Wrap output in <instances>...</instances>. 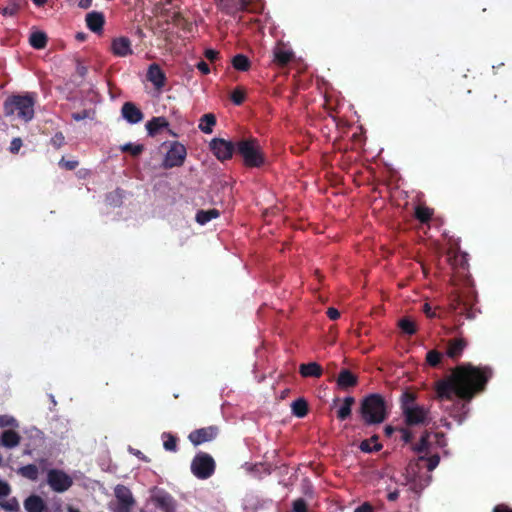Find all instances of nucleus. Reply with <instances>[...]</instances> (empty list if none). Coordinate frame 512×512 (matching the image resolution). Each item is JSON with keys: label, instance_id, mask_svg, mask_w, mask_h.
<instances>
[{"label": "nucleus", "instance_id": "nucleus-60", "mask_svg": "<svg viewBox=\"0 0 512 512\" xmlns=\"http://www.w3.org/2000/svg\"><path fill=\"white\" fill-rule=\"evenodd\" d=\"M93 0H80L78 2V7L81 9H88L91 7Z\"/></svg>", "mask_w": 512, "mask_h": 512}, {"label": "nucleus", "instance_id": "nucleus-22", "mask_svg": "<svg viewBox=\"0 0 512 512\" xmlns=\"http://www.w3.org/2000/svg\"><path fill=\"white\" fill-rule=\"evenodd\" d=\"M24 508L27 512H44L46 504L38 495H30L24 500Z\"/></svg>", "mask_w": 512, "mask_h": 512}, {"label": "nucleus", "instance_id": "nucleus-33", "mask_svg": "<svg viewBox=\"0 0 512 512\" xmlns=\"http://www.w3.org/2000/svg\"><path fill=\"white\" fill-rule=\"evenodd\" d=\"M291 409L293 415L299 418H303L308 413V403L304 398H298L292 402Z\"/></svg>", "mask_w": 512, "mask_h": 512}, {"label": "nucleus", "instance_id": "nucleus-12", "mask_svg": "<svg viewBox=\"0 0 512 512\" xmlns=\"http://www.w3.org/2000/svg\"><path fill=\"white\" fill-rule=\"evenodd\" d=\"M219 434V428L215 425L195 429L189 433L188 439L194 446H199L206 442H211Z\"/></svg>", "mask_w": 512, "mask_h": 512}, {"label": "nucleus", "instance_id": "nucleus-19", "mask_svg": "<svg viewBox=\"0 0 512 512\" xmlns=\"http://www.w3.org/2000/svg\"><path fill=\"white\" fill-rule=\"evenodd\" d=\"M293 58L294 53L282 44H278L273 50V62L279 67L287 66Z\"/></svg>", "mask_w": 512, "mask_h": 512}, {"label": "nucleus", "instance_id": "nucleus-7", "mask_svg": "<svg viewBox=\"0 0 512 512\" xmlns=\"http://www.w3.org/2000/svg\"><path fill=\"white\" fill-rule=\"evenodd\" d=\"M47 483L53 491L63 493L72 487L73 478L65 471L53 468L47 472Z\"/></svg>", "mask_w": 512, "mask_h": 512}, {"label": "nucleus", "instance_id": "nucleus-46", "mask_svg": "<svg viewBox=\"0 0 512 512\" xmlns=\"http://www.w3.org/2000/svg\"><path fill=\"white\" fill-rule=\"evenodd\" d=\"M54 148L59 149L65 143V137L62 132H57L50 140Z\"/></svg>", "mask_w": 512, "mask_h": 512}, {"label": "nucleus", "instance_id": "nucleus-42", "mask_svg": "<svg viewBox=\"0 0 512 512\" xmlns=\"http://www.w3.org/2000/svg\"><path fill=\"white\" fill-rule=\"evenodd\" d=\"M0 507L8 512H16L19 510V503L15 497L8 500H0Z\"/></svg>", "mask_w": 512, "mask_h": 512}, {"label": "nucleus", "instance_id": "nucleus-1", "mask_svg": "<svg viewBox=\"0 0 512 512\" xmlns=\"http://www.w3.org/2000/svg\"><path fill=\"white\" fill-rule=\"evenodd\" d=\"M492 375L493 371L489 366L462 363L456 366L449 376L437 382V396L445 400H453L457 397L464 401H471L476 395L485 391Z\"/></svg>", "mask_w": 512, "mask_h": 512}, {"label": "nucleus", "instance_id": "nucleus-59", "mask_svg": "<svg viewBox=\"0 0 512 512\" xmlns=\"http://www.w3.org/2000/svg\"><path fill=\"white\" fill-rule=\"evenodd\" d=\"M130 451L140 460L149 462V459L140 450L130 448Z\"/></svg>", "mask_w": 512, "mask_h": 512}, {"label": "nucleus", "instance_id": "nucleus-49", "mask_svg": "<svg viewBox=\"0 0 512 512\" xmlns=\"http://www.w3.org/2000/svg\"><path fill=\"white\" fill-rule=\"evenodd\" d=\"M398 431L401 433V439L405 443H410L412 441L413 434L409 429L401 427L398 428Z\"/></svg>", "mask_w": 512, "mask_h": 512}, {"label": "nucleus", "instance_id": "nucleus-9", "mask_svg": "<svg viewBox=\"0 0 512 512\" xmlns=\"http://www.w3.org/2000/svg\"><path fill=\"white\" fill-rule=\"evenodd\" d=\"M116 504L114 507L115 512H130L135 505V499L131 490L125 485L118 484L114 488Z\"/></svg>", "mask_w": 512, "mask_h": 512}, {"label": "nucleus", "instance_id": "nucleus-45", "mask_svg": "<svg viewBox=\"0 0 512 512\" xmlns=\"http://www.w3.org/2000/svg\"><path fill=\"white\" fill-rule=\"evenodd\" d=\"M293 512H307V503L303 498H298L293 501L292 505Z\"/></svg>", "mask_w": 512, "mask_h": 512}, {"label": "nucleus", "instance_id": "nucleus-3", "mask_svg": "<svg viewBox=\"0 0 512 512\" xmlns=\"http://www.w3.org/2000/svg\"><path fill=\"white\" fill-rule=\"evenodd\" d=\"M35 98L33 94L12 95L4 102V113L6 116L17 113L18 118L24 122L34 117Z\"/></svg>", "mask_w": 512, "mask_h": 512}, {"label": "nucleus", "instance_id": "nucleus-61", "mask_svg": "<svg viewBox=\"0 0 512 512\" xmlns=\"http://www.w3.org/2000/svg\"><path fill=\"white\" fill-rule=\"evenodd\" d=\"M399 497V491L398 490H394V491H391L388 493L387 495V499L391 502L393 501H396Z\"/></svg>", "mask_w": 512, "mask_h": 512}, {"label": "nucleus", "instance_id": "nucleus-11", "mask_svg": "<svg viewBox=\"0 0 512 512\" xmlns=\"http://www.w3.org/2000/svg\"><path fill=\"white\" fill-rule=\"evenodd\" d=\"M210 149L215 157L220 161H226L232 158L237 151L236 143L223 138H214L210 142Z\"/></svg>", "mask_w": 512, "mask_h": 512}, {"label": "nucleus", "instance_id": "nucleus-20", "mask_svg": "<svg viewBox=\"0 0 512 512\" xmlns=\"http://www.w3.org/2000/svg\"><path fill=\"white\" fill-rule=\"evenodd\" d=\"M357 383V376L348 369H342L337 377V385L343 390L354 387Z\"/></svg>", "mask_w": 512, "mask_h": 512}, {"label": "nucleus", "instance_id": "nucleus-40", "mask_svg": "<svg viewBox=\"0 0 512 512\" xmlns=\"http://www.w3.org/2000/svg\"><path fill=\"white\" fill-rule=\"evenodd\" d=\"M120 149L122 152H127L133 157H137L144 151V146L142 144L126 143Z\"/></svg>", "mask_w": 512, "mask_h": 512}, {"label": "nucleus", "instance_id": "nucleus-14", "mask_svg": "<svg viewBox=\"0 0 512 512\" xmlns=\"http://www.w3.org/2000/svg\"><path fill=\"white\" fill-rule=\"evenodd\" d=\"M467 345V341L463 338H452L447 342L445 355L453 361H457L462 356Z\"/></svg>", "mask_w": 512, "mask_h": 512}, {"label": "nucleus", "instance_id": "nucleus-38", "mask_svg": "<svg viewBox=\"0 0 512 512\" xmlns=\"http://www.w3.org/2000/svg\"><path fill=\"white\" fill-rule=\"evenodd\" d=\"M416 394L411 391H404L400 398V406L403 411L406 407L416 406Z\"/></svg>", "mask_w": 512, "mask_h": 512}, {"label": "nucleus", "instance_id": "nucleus-6", "mask_svg": "<svg viewBox=\"0 0 512 512\" xmlns=\"http://www.w3.org/2000/svg\"><path fill=\"white\" fill-rule=\"evenodd\" d=\"M149 505H152L160 512H175L177 506L175 499L170 493L157 487L151 490L147 507Z\"/></svg>", "mask_w": 512, "mask_h": 512}, {"label": "nucleus", "instance_id": "nucleus-52", "mask_svg": "<svg viewBox=\"0 0 512 512\" xmlns=\"http://www.w3.org/2000/svg\"><path fill=\"white\" fill-rule=\"evenodd\" d=\"M423 312L424 314L428 317V318H435L437 317V314H436V311L432 309V307L430 306V304L428 303H425L423 305Z\"/></svg>", "mask_w": 512, "mask_h": 512}, {"label": "nucleus", "instance_id": "nucleus-26", "mask_svg": "<svg viewBox=\"0 0 512 512\" xmlns=\"http://www.w3.org/2000/svg\"><path fill=\"white\" fill-rule=\"evenodd\" d=\"M378 439V435H373L371 438L363 440L359 445L360 450L365 453L380 451L383 446Z\"/></svg>", "mask_w": 512, "mask_h": 512}, {"label": "nucleus", "instance_id": "nucleus-35", "mask_svg": "<svg viewBox=\"0 0 512 512\" xmlns=\"http://www.w3.org/2000/svg\"><path fill=\"white\" fill-rule=\"evenodd\" d=\"M162 439H163V447L166 451H170V452L177 451L178 438L175 435H173L169 432H164L162 434Z\"/></svg>", "mask_w": 512, "mask_h": 512}, {"label": "nucleus", "instance_id": "nucleus-30", "mask_svg": "<svg viewBox=\"0 0 512 512\" xmlns=\"http://www.w3.org/2000/svg\"><path fill=\"white\" fill-rule=\"evenodd\" d=\"M219 215H220L219 211L215 208L209 209V210H199L196 213L195 219H196L197 223H199L200 225H205L212 219L219 217Z\"/></svg>", "mask_w": 512, "mask_h": 512}, {"label": "nucleus", "instance_id": "nucleus-8", "mask_svg": "<svg viewBox=\"0 0 512 512\" xmlns=\"http://www.w3.org/2000/svg\"><path fill=\"white\" fill-rule=\"evenodd\" d=\"M402 414L407 426L427 425L430 421V410L421 405L406 407Z\"/></svg>", "mask_w": 512, "mask_h": 512}, {"label": "nucleus", "instance_id": "nucleus-63", "mask_svg": "<svg viewBox=\"0 0 512 512\" xmlns=\"http://www.w3.org/2000/svg\"><path fill=\"white\" fill-rule=\"evenodd\" d=\"M396 430H398V428L387 425L384 429V432L387 437H391Z\"/></svg>", "mask_w": 512, "mask_h": 512}, {"label": "nucleus", "instance_id": "nucleus-44", "mask_svg": "<svg viewBox=\"0 0 512 512\" xmlns=\"http://www.w3.org/2000/svg\"><path fill=\"white\" fill-rule=\"evenodd\" d=\"M231 100L235 105H241L245 100V91L239 87L231 93Z\"/></svg>", "mask_w": 512, "mask_h": 512}, {"label": "nucleus", "instance_id": "nucleus-18", "mask_svg": "<svg viewBox=\"0 0 512 512\" xmlns=\"http://www.w3.org/2000/svg\"><path fill=\"white\" fill-rule=\"evenodd\" d=\"M146 76L147 80L150 81L156 89L159 90L165 86L166 76L158 64H151L148 68Z\"/></svg>", "mask_w": 512, "mask_h": 512}, {"label": "nucleus", "instance_id": "nucleus-4", "mask_svg": "<svg viewBox=\"0 0 512 512\" xmlns=\"http://www.w3.org/2000/svg\"><path fill=\"white\" fill-rule=\"evenodd\" d=\"M237 151L243 163L249 168H259L265 164V156L256 138H243L236 142Z\"/></svg>", "mask_w": 512, "mask_h": 512}, {"label": "nucleus", "instance_id": "nucleus-5", "mask_svg": "<svg viewBox=\"0 0 512 512\" xmlns=\"http://www.w3.org/2000/svg\"><path fill=\"white\" fill-rule=\"evenodd\" d=\"M190 469L196 478L206 480L215 473L216 462L210 454L200 451L193 457Z\"/></svg>", "mask_w": 512, "mask_h": 512}, {"label": "nucleus", "instance_id": "nucleus-17", "mask_svg": "<svg viewBox=\"0 0 512 512\" xmlns=\"http://www.w3.org/2000/svg\"><path fill=\"white\" fill-rule=\"evenodd\" d=\"M111 50L117 57H126L133 53L130 39L124 36L112 40Z\"/></svg>", "mask_w": 512, "mask_h": 512}, {"label": "nucleus", "instance_id": "nucleus-2", "mask_svg": "<svg viewBox=\"0 0 512 512\" xmlns=\"http://www.w3.org/2000/svg\"><path fill=\"white\" fill-rule=\"evenodd\" d=\"M359 414L366 426L383 423L389 415L386 400L378 393L365 396L361 400Z\"/></svg>", "mask_w": 512, "mask_h": 512}, {"label": "nucleus", "instance_id": "nucleus-58", "mask_svg": "<svg viewBox=\"0 0 512 512\" xmlns=\"http://www.w3.org/2000/svg\"><path fill=\"white\" fill-rule=\"evenodd\" d=\"M492 512H512V508L505 504H498L493 508Z\"/></svg>", "mask_w": 512, "mask_h": 512}, {"label": "nucleus", "instance_id": "nucleus-56", "mask_svg": "<svg viewBox=\"0 0 512 512\" xmlns=\"http://www.w3.org/2000/svg\"><path fill=\"white\" fill-rule=\"evenodd\" d=\"M196 67L202 74L206 75L210 72L209 65L203 60L199 61Z\"/></svg>", "mask_w": 512, "mask_h": 512}, {"label": "nucleus", "instance_id": "nucleus-50", "mask_svg": "<svg viewBox=\"0 0 512 512\" xmlns=\"http://www.w3.org/2000/svg\"><path fill=\"white\" fill-rule=\"evenodd\" d=\"M22 147V140L20 138H13L10 143V152L15 154L18 153Z\"/></svg>", "mask_w": 512, "mask_h": 512}, {"label": "nucleus", "instance_id": "nucleus-23", "mask_svg": "<svg viewBox=\"0 0 512 512\" xmlns=\"http://www.w3.org/2000/svg\"><path fill=\"white\" fill-rule=\"evenodd\" d=\"M148 135L151 137L156 136L162 129L169 126V122L165 117H153L146 123Z\"/></svg>", "mask_w": 512, "mask_h": 512}, {"label": "nucleus", "instance_id": "nucleus-47", "mask_svg": "<svg viewBox=\"0 0 512 512\" xmlns=\"http://www.w3.org/2000/svg\"><path fill=\"white\" fill-rule=\"evenodd\" d=\"M59 165L66 170H74L78 167L79 162L76 160H65L64 157L59 161Z\"/></svg>", "mask_w": 512, "mask_h": 512}, {"label": "nucleus", "instance_id": "nucleus-15", "mask_svg": "<svg viewBox=\"0 0 512 512\" xmlns=\"http://www.w3.org/2000/svg\"><path fill=\"white\" fill-rule=\"evenodd\" d=\"M121 115L130 124H137L144 118L143 112L133 102H125L122 105Z\"/></svg>", "mask_w": 512, "mask_h": 512}, {"label": "nucleus", "instance_id": "nucleus-55", "mask_svg": "<svg viewBox=\"0 0 512 512\" xmlns=\"http://www.w3.org/2000/svg\"><path fill=\"white\" fill-rule=\"evenodd\" d=\"M326 314L330 320H337L340 317V312L334 307H329Z\"/></svg>", "mask_w": 512, "mask_h": 512}, {"label": "nucleus", "instance_id": "nucleus-21", "mask_svg": "<svg viewBox=\"0 0 512 512\" xmlns=\"http://www.w3.org/2000/svg\"><path fill=\"white\" fill-rule=\"evenodd\" d=\"M299 373L302 377L320 378L323 374L321 365L316 362L303 363L299 367Z\"/></svg>", "mask_w": 512, "mask_h": 512}, {"label": "nucleus", "instance_id": "nucleus-36", "mask_svg": "<svg viewBox=\"0 0 512 512\" xmlns=\"http://www.w3.org/2000/svg\"><path fill=\"white\" fill-rule=\"evenodd\" d=\"M433 210L422 205H418L415 208V217L421 223H428L432 218Z\"/></svg>", "mask_w": 512, "mask_h": 512}, {"label": "nucleus", "instance_id": "nucleus-51", "mask_svg": "<svg viewBox=\"0 0 512 512\" xmlns=\"http://www.w3.org/2000/svg\"><path fill=\"white\" fill-rule=\"evenodd\" d=\"M76 73L81 78H84L87 75V73H88V68L83 63H81L80 61H77Z\"/></svg>", "mask_w": 512, "mask_h": 512}, {"label": "nucleus", "instance_id": "nucleus-43", "mask_svg": "<svg viewBox=\"0 0 512 512\" xmlns=\"http://www.w3.org/2000/svg\"><path fill=\"white\" fill-rule=\"evenodd\" d=\"M418 461L419 462L425 461L426 462V466H427V470L428 471H433L438 466V464L440 462V457L437 454L432 455L430 457L420 456L418 458Z\"/></svg>", "mask_w": 512, "mask_h": 512}, {"label": "nucleus", "instance_id": "nucleus-41", "mask_svg": "<svg viewBox=\"0 0 512 512\" xmlns=\"http://www.w3.org/2000/svg\"><path fill=\"white\" fill-rule=\"evenodd\" d=\"M429 439H430V433L428 431L423 432L419 442L415 445L414 450L418 453L427 451L430 446Z\"/></svg>", "mask_w": 512, "mask_h": 512}, {"label": "nucleus", "instance_id": "nucleus-24", "mask_svg": "<svg viewBox=\"0 0 512 512\" xmlns=\"http://www.w3.org/2000/svg\"><path fill=\"white\" fill-rule=\"evenodd\" d=\"M506 104L507 99L503 94H494L493 96H490L485 100V106L491 112H498L503 110Z\"/></svg>", "mask_w": 512, "mask_h": 512}, {"label": "nucleus", "instance_id": "nucleus-34", "mask_svg": "<svg viewBox=\"0 0 512 512\" xmlns=\"http://www.w3.org/2000/svg\"><path fill=\"white\" fill-rule=\"evenodd\" d=\"M232 66L238 71H248L251 63L247 56L244 54H237L232 58Z\"/></svg>", "mask_w": 512, "mask_h": 512}, {"label": "nucleus", "instance_id": "nucleus-39", "mask_svg": "<svg viewBox=\"0 0 512 512\" xmlns=\"http://www.w3.org/2000/svg\"><path fill=\"white\" fill-rule=\"evenodd\" d=\"M398 325L400 329L408 335H413L417 332L415 322L407 317L400 319Z\"/></svg>", "mask_w": 512, "mask_h": 512}, {"label": "nucleus", "instance_id": "nucleus-54", "mask_svg": "<svg viewBox=\"0 0 512 512\" xmlns=\"http://www.w3.org/2000/svg\"><path fill=\"white\" fill-rule=\"evenodd\" d=\"M353 512H374V508L370 503L365 502L358 506Z\"/></svg>", "mask_w": 512, "mask_h": 512}, {"label": "nucleus", "instance_id": "nucleus-28", "mask_svg": "<svg viewBox=\"0 0 512 512\" xmlns=\"http://www.w3.org/2000/svg\"><path fill=\"white\" fill-rule=\"evenodd\" d=\"M48 37L42 31L33 32L29 37L30 45L35 49H44L47 46Z\"/></svg>", "mask_w": 512, "mask_h": 512}, {"label": "nucleus", "instance_id": "nucleus-31", "mask_svg": "<svg viewBox=\"0 0 512 512\" xmlns=\"http://www.w3.org/2000/svg\"><path fill=\"white\" fill-rule=\"evenodd\" d=\"M355 403V399L352 396H347L344 398L343 405L337 411V418L341 421L346 420L351 415V409L353 404Z\"/></svg>", "mask_w": 512, "mask_h": 512}, {"label": "nucleus", "instance_id": "nucleus-32", "mask_svg": "<svg viewBox=\"0 0 512 512\" xmlns=\"http://www.w3.org/2000/svg\"><path fill=\"white\" fill-rule=\"evenodd\" d=\"M17 473L19 475H21L22 477H24L28 480H31V481H36L39 476V470L35 464H28V465L22 466L17 470Z\"/></svg>", "mask_w": 512, "mask_h": 512}, {"label": "nucleus", "instance_id": "nucleus-37", "mask_svg": "<svg viewBox=\"0 0 512 512\" xmlns=\"http://www.w3.org/2000/svg\"><path fill=\"white\" fill-rule=\"evenodd\" d=\"M443 357L444 354L442 352L433 349L427 352L426 362L431 367H438L441 364Z\"/></svg>", "mask_w": 512, "mask_h": 512}, {"label": "nucleus", "instance_id": "nucleus-13", "mask_svg": "<svg viewBox=\"0 0 512 512\" xmlns=\"http://www.w3.org/2000/svg\"><path fill=\"white\" fill-rule=\"evenodd\" d=\"M451 310L456 314L465 316L467 319H473L475 312L469 301L464 300L460 295L454 296L450 303Z\"/></svg>", "mask_w": 512, "mask_h": 512}, {"label": "nucleus", "instance_id": "nucleus-27", "mask_svg": "<svg viewBox=\"0 0 512 512\" xmlns=\"http://www.w3.org/2000/svg\"><path fill=\"white\" fill-rule=\"evenodd\" d=\"M23 5V0H9L7 5L0 6V13L3 16L13 17L17 15Z\"/></svg>", "mask_w": 512, "mask_h": 512}, {"label": "nucleus", "instance_id": "nucleus-62", "mask_svg": "<svg viewBox=\"0 0 512 512\" xmlns=\"http://www.w3.org/2000/svg\"><path fill=\"white\" fill-rule=\"evenodd\" d=\"M436 440H437V443L440 445V446H443L444 445V440H445V436L443 433L441 432H437L434 434Z\"/></svg>", "mask_w": 512, "mask_h": 512}, {"label": "nucleus", "instance_id": "nucleus-53", "mask_svg": "<svg viewBox=\"0 0 512 512\" xmlns=\"http://www.w3.org/2000/svg\"><path fill=\"white\" fill-rule=\"evenodd\" d=\"M205 57L211 61V62H214L215 60L218 59L219 57V52L214 50V49H207L205 51Z\"/></svg>", "mask_w": 512, "mask_h": 512}, {"label": "nucleus", "instance_id": "nucleus-48", "mask_svg": "<svg viewBox=\"0 0 512 512\" xmlns=\"http://www.w3.org/2000/svg\"><path fill=\"white\" fill-rule=\"evenodd\" d=\"M10 493H11L10 485L5 481L0 480V500L7 497Z\"/></svg>", "mask_w": 512, "mask_h": 512}, {"label": "nucleus", "instance_id": "nucleus-29", "mask_svg": "<svg viewBox=\"0 0 512 512\" xmlns=\"http://www.w3.org/2000/svg\"><path fill=\"white\" fill-rule=\"evenodd\" d=\"M216 125V117L212 113L204 114L200 118L199 129L205 133L210 134L213 132V127Z\"/></svg>", "mask_w": 512, "mask_h": 512}, {"label": "nucleus", "instance_id": "nucleus-64", "mask_svg": "<svg viewBox=\"0 0 512 512\" xmlns=\"http://www.w3.org/2000/svg\"><path fill=\"white\" fill-rule=\"evenodd\" d=\"M47 1L48 0H32V2L38 7L44 6L47 3Z\"/></svg>", "mask_w": 512, "mask_h": 512}, {"label": "nucleus", "instance_id": "nucleus-10", "mask_svg": "<svg viewBox=\"0 0 512 512\" xmlns=\"http://www.w3.org/2000/svg\"><path fill=\"white\" fill-rule=\"evenodd\" d=\"M186 155V147L179 142H173L165 155L163 167L165 169H170L182 166L186 159Z\"/></svg>", "mask_w": 512, "mask_h": 512}, {"label": "nucleus", "instance_id": "nucleus-16", "mask_svg": "<svg viewBox=\"0 0 512 512\" xmlns=\"http://www.w3.org/2000/svg\"><path fill=\"white\" fill-rule=\"evenodd\" d=\"M85 22L90 31L101 34L105 24V16L102 12L92 11L86 14Z\"/></svg>", "mask_w": 512, "mask_h": 512}, {"label": "nucleus", "instance_id": "nucleus-57", "mask_svg": "<svg viewBox=\"0 0 512 512\" xmlns=\"http://www.w3.org/2000/svg\"><path fill=\"white\" fill-rule=\"evenodd\" d=\"M123 197V190L121 189H116L113 193H111L109 196H108V199L112 198L113 199V202H115V200H117V202H121V199Z\"/></svg>", "mask_w": 512, "mask_h": 512}, {"label": "nucleus", "instance_id": "nucleus-25", "mask_svg": "<svg viewBox=\"0 0 512 512\" xmlns=\"http://www.w3.org/2000/svg\"><path fill=\"white\" fill-rule=\"evenodd\" d=\"M20 435L14 430H5L1 437V444L6 448H14L20 443Z\"/></svg>", "mask_w": 512, "mask_h": 512}]
</instances>
